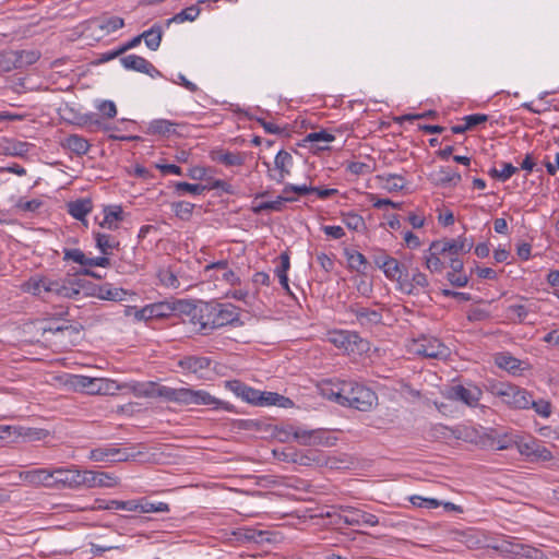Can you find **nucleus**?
Wrapping results in <instances>:
<instances>
[{
  "label": "nucleus",
  "mask_w": 559,
  "mask_h": 559,
  "mask_svg": "<svg viewBox=\"0 0 559 559\" xmlns=\"http://www.w3.org/2000/svg\"><path fill=\"white\" fill-rule=\"evenodd\" d=\"M80 285L71 278H56L35 275L21 285L24 293L32 294L44 300L52 297L73 298L80 294Z\"/></svg>",
  "instance_id": "nucleus-1"
},
{
  "label": "nucleus",
  "mask_w": 559,
  "mask_h": 559,
  "mask_svg": "<svg viewBox=\"0 0 559 559\" xmlns=\"http://www.w3.org/2000/svg\"><path fill=\"white\" fill-rule=\"evenodd\" d=\"M487 390L513 408L528 409L532 404V394L527 390L508 382L492 381Z\"/></svg>",
  "instance_id": "nucleus-2"
},
{
  "label": "nucleus",
  "mask_w": 559,
  "mask_h": 559,
  "mask_svg": "<svg viewBox=\"0 0 559 559\" xmlns=\"http://www.w3.org/2000/svg\"><path fill=\"white\" fill-rule=\"evenodd\" d=\"M406 350L409 355L444 360L450 355V349L439 338L430 335H420L412 338L406 344Z\"/></svg>",
  "instance_id": "nucleus-3"
},
{
  "label": "nucleus",
  "mask_w": 559,
  "mask_h": 559,
  "mask_svg": "<svg viewBox=\"0 0 559 559\" xmlns=\"http://www.w3.org/2000/svg\"><path fill=\"white\" fill-rule=\"evenodd\" d=\"M377 401L378 396L371 389L354 381H347L341 405L368 412L377 404Z\"/></svg>",
  "instance_id": "nucleus-4"
},
{
  "label": "nucleus",
  "mask_w": 559,
  "mask_h": 559,
  "mask_svg": "<svg viewBox=\"0 0 559 559\" xmlns=\"http://www.w3.org/2000/svg\"><path fill=\"white\" fill-rule=\"evenodd\" d=\"M326 340L348 355H361L369 350V342L361 338L357 332L334 330L328 332Z\"/></svg>",
  "instance_id": "nucleus-5"
},
{
  "label": "nucleus",
  "mask_w": 559,
  "mask_h": 559,
  "mask_svg": "<svg viewBox=\"0 0 559 559\" xmlns=\"http://www.w3.org/2000/svg\"><path fill=\"white\" fill-rule=\"evenodd\" d=\"M168 396L171 397L173 403L179 405H206L213 408H218L222 402L215 396L211 395L205 390H194L192 388H173Z\"/></svg>",
  "instance_id": "nucleus-6"
},
{
  "label": "nucleus",
  "mask_w": 559,
  "mask_h": 559,
  "mask_svg": "<svg viewBox=\"0 0 559 559\" xmlns=\"http://www.w3.org/2000/svg\"><path fill=\"white\" fill-rule=\"evenodd\" d=\"M82 472L83 471L79 469L75 465L69 467H53L55 489H81Z\"/></svg>",
  "instance_id": "nucleus-7"
},
{
  "label": "nucleus",
  "mask_w": 559,
  "mask_h": 559,
  "mask_svg": "<svg viewBox=\"0 0 559 559\" xmlns=\"http://www.w3.org/2000/svg\"><path fill=\"white\" fill-rule=\"evenodd\" d=\"M338 519L350 526H376L379 524V520L374 514L349 506L340 507Z\"/></svg>",
  "instance_id": "nucleus-8"
},
{
  "label": "nucleus",
  "mask_w": 559,
  "mask_h": 559,
  "mask_svg": "<svg viewBox=\"0 0 559 559\" xmlns=\"http://www.w3.org/2000/svg\"><path fill=\"white\" fill-rule=\"evenodd\" d=\"M211 310L212 320L205 322L211 330L231 324L239 319L238 309L231 304L211 305Z\"/></svg>",
  "instance_id": "nucleus-9"
},
{
  "label": "nucleus",
  "mask_w": 559,
  "mask_h": 559,
  "mask_svg": "<svg viewBox=\"0 0 559 559\" xmlns=\"http://www.w3.org/2000/svg\"><path fill=\"white\" fill-rule=\"evenodd\" d=\"M483 395V391L475 384H455L448 389L447 397L462 402L468 406H476Z\"/></svg>",
  "instance_id": "nucleus-10"
},
{
  "label": "nucleus",
  "mask_w": 559,
  "mask_h": 559,
  "mask_svg": "<svg viewBox=\"0 0 559 559\" xmlns=\"http://www.w3.org/2000/svg\"><path fill=\"white\" fill-rule=\"evenodd\" d=\"M118 484L119 479L114 474L90 469L82 472V488H114Z\"/></svg>",
  "instance_id": "nucleus-11"
},
{
  "label": "nucleus",
  "mask_w": 559,
  "mask_h": 559,
  "mask_svg": "<svg viewBox=\"0 0 559 559\" xmlns=\"http://www.w3.org/2000/svg\"><path fill=\"white\" fill-rule=\"evenodd\" d=\"M133 455L124 449L114 445H104L92 449L88 459L94 462H124Z\"/></svg>",
  "instance_id": "nucleus-12"
},
{
  "label": "nucleus",
  "mask_w": 559,
  "mask_h": 559,
  "mask_svg": "<svg viewBox=\"0 0 559 559\" xmlns=\"http://www.w3.org/2000/svg\"><path fill=\"white\" fill-rule=\"evenodd\" d=\"M294 158L287 151L281 150L274 159V167L269 168V178L277 183H283L290 175Z\"/></svg>",
  "instance_id": "nucleus-13"
},
{
  "label": "nucleus",
  "mask_w": 559,
  "mask_h": 559,
  "mask_svg": "<svg viewBox=\"0 0 559 559\" xmlns=\"http://www.w3.org/2000/svg\"><path fill=\"white\" fill-rule=\"evenodd\" d=\"M211 359L205 356H183L177 365L183 371L194 374L197 378L202 379L210 370Z\"/></svg>",
  "instance_id": "nucleus-14"
},
{
  "label": "nucleus",
  "mask_w": 559,
  "mask_h": 559,
  "mask_svg": "<svg viewBox=\"0 0 559 559\" xmlns=\"http://www.w3.org/2000/svg\"><path fill=\"white\" fill-rule=\"evenodd\" d=\"M297 433V442L301 445L312 447V445H333L335 439L329 435L328 431L323 429H306L302 427V430Z\"/></svg>",
  "instance_id": "nucleus-15"
},
{
  "label": "nucleus",
  "mask_w": 559,
  "mask_h": 559,
  "mask_svg": "<svg viewBox=\"0 0 559 559\" xmlns=\"http://www.w3.org/2000/svg\"><path fill=\"white\" fill-rule=\"evenodd\" d=\"M204 273L207 274L209 277H214L217 281H225L231 286H236L240 283V278L228 267V262L226 260H221L205 265Z\"/></svg>",
  "instance_id": "nucleus-16"
},
{
  "label": "nucleus",
  "mask_w": 559,
  "mask_h": 559,
  "mask_svg": "<svg viewBox=\"0 0 559 559\" xmlns=\"http://www.w3.org/2000/svg\"><path fill=\"white\" fill-rule=\"evenodd\" d=\"M121 64L127 70L145 73L151 78L160 76V72L145 58L138 55H128L120 59Z\"/></svg>",
  "instance_id": "nucleus-17"
},
{
  "label": "nucleus",
  "mask_w": 559,
  "mask_h": 559,
  "mask_svg": "<svg viewBox=\"0 0 559 559\" xmlns=\"http://www.w3.org/2000/svg\"><path fill=\"white\" fill-rule=\"evenodd\" d=\"M23 479L35 487L55 489L53 468H35L22 474Z\"/></svg>",
  "instance_id": "nucleus-18"
},
{
  "label": "nucleus",
  "mask_w": 559,
  "mask_h": 559,
  "mask_svg": "<svg viewBox=\"0 0 559 559\" xmlns=\"http://www.w3.org/2000/svg\"><path fill=\"white\" fill-rule=\"evenodd\" d=\"M436 241L437 245L435 246V249L438 251H443L444 254L455 257H457L460 253L468 252L473 247V242L468 241L465 237H457L455 239H441Z\"/></svg>",
  "instance_id": "nucleus-19"
},
{
  "label": "nucleus",
  "mask_w": 559,
  "mask_h": 559,
  "mask_svg": "<svg viewBox=\"0 0 559 559\" xmlns=\"http://www.w3.org/2000/svg\"><path fill=\"white\" fill-rule=\"evenodd\" d=\"M524 302L512 304L508 306V319L512 322L523 323L527 321L530 314L536 313L537 306L535 302L530 301L527 299L521 298Z\"/></svg>",
  "instance_id": "nucleus-20"
},
{
  "label": "nucleus",
  "mask_w": 559,
  "mask_h": 559,
  "mask_svg": "<svg viewBox=\"0 0 559 559\" xmlns=\"http://www.w3.org/2000/svg\"><path fill=\"white\" fill-rule=\"evenodd\" d=\"M347 381L343 380H324L319 384L320 394L331 401L341 405L344 400L345 384Z\"/></svg>",
  "instance_id": "nucleus-21"
},
{
  "label": "nucleus",
  "mask_w": 559,
  "mask_h": 559,
  "mask_svg": "<svg viewBox=\"0 0 559 559\" xmlns=\"http://www.w3.org/2000/svg\"><path fill=\"white\" fill-rule=\"evenodd\" d=\"M60 144L64 150L70 151L78 156L87 154L91 148L90 142L79 134L67 135L61 140Z\"/></svg>",
  "instance_id": "nucleus-22"
},
{
  "label": "nucleus",
  "mask_w": 559,
  "mask_h": 559,
  "mask_svg": "<svg viewBox=\"0 0 559 559\" xmlns=\"http://www.w3.org/2000/svg\"><path fill=\"white\" fill-rule=\"evenodd\" d=\"M173 392V388L167 385L157 384L155 382H147L145 384L140 385L136 390V394L139 396L144 397H162L167 402H171V397L168 396Z\"/></svg>",
  "instance_id": "nucleus-23"
},
{
  "label": "nucleus",
  "mask_w": 559,
  "mask_h": 559,
  "mask_svg": "<svg viewBox=\"0 0 559 559\" xmlns=\"http://www.w3.org/2000/svg\"><path fill=\"white\" fill-rule=\"evenodd\" d=\"M189 314L191 316V322L194 325L199 324L200 331H205L210 329V325L205 324V322L212 320L211 304H201L200 306H192L189 310Z\"/></svg>",
  "instance_id": "nucleus-24"
},
{
  "label": "nucleus",
  "mask_w": 559,
  "mask_h": 559,
  "mask_svg": "<svg viewBox=\"0 0 559 559\" xmlns=\"http://www.w3.org/2000/svg\"><path fill=\"white\" fill-rule=\"evenodd\" d=\"M335 136L326 130L310 132L306 135L305 142L310 145L312 150L323 151L329 150V144L334 141Z\"/></svg>",
  "instance_id": "nucleus-25"
},
{
  "label": "nucleus",
  "mask_w": 559,
  "mask_h": 559,
  "mask_svg": "<svg viewBox=\"0 0 559 559\" xmlns=\"http://www.w3.org/2000/svg\"><path fill=\"white\" fill-rule=\"evenodd\" d=\"M495 549L514 555H521L526 558H536V556L540 554V551L534 547L509 540H503L500 545L496 546Z\"/></svg>",
  "instance_id": "nucleus-26"
},
{
  "label": "nucleus",
  "mask_w": 559,
  "mask_h": 559,
  "mask_svg": "<svg viewBox=\"0 0 559 559\" xmlns=\"http://www.w3.org/2000/svg\"><path fill=\"white\" fill-rule=\"evenodd\" d=\"M78 384L86 390L88 394H106L110 383L106 379L80 377Z\"/></svg>",
  "instance_id": "nucleus-27"
},
{
  "label": "nucleus",
  "mask_w": 559,
  "mask_h": 559,
  "mask_svg": "<svg viewBox=\"0 0 559 559\" xmlns=\"http://www.w3.org/2000/svg\"><path fill=\"white\" fill-rule=\"evenodd\" d=\"M357 322L365 328H371L381 323L382 316L379 311L369 308H355L352 309Z\"/></svg>",
  "instance_id": "nucleus-28"
},
{
  "label": "nucleus",
  "mask_w": 559,
  "mask_h": 559,
  "mask_svg": "<svg viewBox=\"0 0 559 559\" xmlns=\"http://www.w3.org/2000/svg\"><path fill=\"white\" fill-rule=\"evenodd\" d=\"M230 389L236 393L237 396L243 401L258 405L261 397V391L250 388L239 381L230 382Z\"/></svg>",
  "instance_id": "nucleus-29"
},
{
  "label": "nucleus",
  "mask_w": 559,
  "mask_h": 559,
  "mask_svg": "<svg viewBox=\"0 0 559 559\" xmlns=\"http://www.w3.org/2000/svg\"><path fill=\"white\" fill-rule=\"evenodd\" d=\"M94 239L96 242V248L104 254L109 255L112 253L114 249H117L119 247V241L116 239V237L100 233V231H94Z\"/></svg>",
  "instance_id": "nucleus-30"
},
{
  "label": "nucleus",
  "mask_w": 559,
  "mask_h": 559,
  "mask_svg": "<svg viewBox=\"0 0 559 559\" xmlns=\"http://www.w3.org/2000/svg\"><path fill=\"white\" fill-rule=\"evenodd\" d=\"M122 210L120 206H109L104 210V218L99 222V226L110 230H116L122 221Z\"/></svg>",
  "instance_id": "nucleus-31"
},
{
  "label": "nucleus",
  "mask_w": 559,
  "mask_h": 559,
  "mask_svg": "<svg viewBox=\"0 0 559 559\" xmlns=\"http://www.w3.org/2000/svg\"><path fill=\"white\" fill-rule=\"evenodd\" d=\"M377 179L381 183L382 188L389 192L401 191L406 183L405 178L397 174L379 175L377 176Z\"/></svg>",
  "instance_id": "nucleus-32"
},
{
  "label": "nucleus",
  "mask_w": 559,
  "mask_h": 559,
  "mask_svg": "<svg viewBox=\"0 0 559 559\" xmlns=\"http://www.w3.org/2000/svg\"><path fill=\"white\" fill-rule=\"evenodd\" d=\"M32 147H33V144H31L28 142L13 140V139L4 140V142L2 144V150H3L4 154L10 155V156H17V157L25 156L31 151Z\"/></svg>",
  "instance_id": "nucleus-33"
},
{
  "label": "nucleus",
  "mask_w": 559,
  "mask_h": 559,
  "mask_svg": "<svg viewBox=\"0 0 559 559\" xmlns=\"http://www.w3.org/2000/svg\"><path fill=\"white\" fill-rule=\"evenodd\" d=\"M344 255L350 270L361 274L366 273L368 269V261L362 253L356 250L345 249Z\"/></svg>",
  "instance_id": "nucleus-34"
},
{
  "label": "nucleus",
  "mask_w": 559,
  "mask_h": 559,
  "mask_svg": "<svg viewBox=\"0 0 559 559\" xmlns=\"http://www.w3.org/2000/svg\"><path fill=\"white\" fill-rule=\"evenodd\" d=\"M437 241H432L429 246V249L426 251L424 259L425 265L430 272L440 273L443 270V262L441 261V254H444L443 251H438L435 249Z\"/></svg>",
  "instance_id": "nucleus-35"
},
{
  "label": "nucleus",
  "mask_w": 559,
  "mask_h": 559,
  "mask_svg": "<svg viewBox=\"0 0 559 559\" xmlns=\"http://www.w3.org/2000/svg\"><path fill=\"white\" fill-rule=\"evenodd\" d=\"M212 159L225 166H241L245 163L243 154L223 150L213 152Z\"/></svg>",
  "instance_id": "nucleus-36"
},
{
  "label": "nucleus",
  "mask_w": 559,
  "mask_h": 559,
  "mask_svg": "<svg viewBox=\"0 0 559 559\" xmlns=\"http://www.w3.org/2000/svg\"><path fill=\"white\" fill-rule=\"evenodd\" d=\"M495 362L499 368L507 370L513 374L522 370L523 365L522 360L511 356L509 353L497 354L495 357Z\"/></svg>",
  "instance_id": "nucleus-37"
},
{
  "label": "nucleus",
  "mask_w": 559,
  "mask_h": 559,
  "mask_svg": "<svg viewBox=\"0 0 559 559\" xmlns=\"http://www.w3.org/2000/svg\"><path fill=\"white\" fill-rule=\"evenodd\" d=\"M260 406H280V407H290L293 406V401L286 396H283L275 392H261V397L259 400Z\"/></svg>",
  "instance_id": "nucleus-38"
},
{
  "label": "nucleus",
  "mask_w": 559,
  "mask_h": 559,
  "mask_svg": "<svg viewBox=\"0 0 559 559\" xmlns=\"http://www.w3.org/2000/svg\"><path fill=\"white\" fill-rule=\"evenodd\" d=\"M69 213L76 219L82 221L92 211L90 199H79L68 204Z\"/></svg>",
  "instance_id": "nucleus-39"
},
{
  "label": "nucleus",
  "mask_w": 559,
  "mask_h": 559,
  "mask_svg": "<svg viewBox=\"0 0 559 559\" xmlns=\"http://www.w3.org/2000/svg\"><path fill=\"white\" fill-rule=\"evenodd\" d=\"M297 200L296 197H288L286 193L282 192V194L274 201H266L260 203L255 209V213H260L263 211H276L280 212L283 210L285 202H293Z\"/></svg>",
  "instance_id": "nucleus-40"
},
{
  "label": "nucleus",
  "mask_w": 559,
  "mask_h": 559,
  "mask_svg": "<svg viewBox=\"0 0 559 559\" xmlns=\"http://www.w3.org/2000/svg\"><path fill=\"white\" fill-rule=\"evenodd\" d=\"M142 39L148 49L155 51L160 46L163 31L159 25H154L150 29L142 33Z\"/></svg>",
  "instance_id": "nucleus-41"
},
{
  "label": "nucleus",
  "mask_w": 559,
  "mask_h": 559,
  "mask_svg": "<svg viewBox=\"0 0 559 559\" xmlns=\"http://www.w3.org/2000/svg\"><path fill=\"white\" fill-rule=\"evenodd\" d=\"M435 180L439 185L456 186L461 181V175L450 168H440L433 173Z\"/></svg>",
  "instance_id": "nucleus-42"
},
{
  "label": "nucleus",
  "mask_w": 559,
  "mask_h": 559,
  "mask_svg": "<svg viewBox=\"0 0 559 559\" xmlns=\"http://www.w3.org/2000/svg\"><path fill=\"white\" fill-rule=\"evenodd\" d=\"M175 123L167 119H155L148 123L147 133L153 135H166L174 132Z\"/></svg>",
  "instance_id": "nucleus-43"
},
{
  "label": "nucleus",
  "mask_w": 559,
  "mask_h": 559,
  "mask_svg": "<svg viewBox=\"0 0 559 559\" xmlns=\"http://www.w3.org/2000/svg\"><path fill=\"white\" fill-rule=\"evenodd\" d=\"M96 26L105 34H110L122 28L124 21L119 16L103 17L96 21Z\"/></svg>",
  "instance_id": "nucleus-44"
},
{
  "label": "nucleus",
  "mask_w": 559,
  "mask_h": 559,
  "mask_svg": "<svg viewBox=\"0 0 559 559\" xmlns=\"http://www.w3.org/2000/svg\"><path fill=\"white\" fill-rule=\"evenodd\" d=\"M16 69L34 64L40 57L36 50H14Z\"/></svg>",
  "instance_id": "nucleus-45"
},
{
  "label": "nucleus",
  "mask_w": 559,
  "mask_h": 559,
  "mask_svg": "<svg viewBox=\"0 0 559 559\" xmlns=\"http://www.w3.org/2000/svg\"><path fill=\"white\" fill-rule=\"evenodd\" d=\"M382 271L384 275L392 281H400L403 275V266L394 258H391V260H386V262H383Z\"/></svg>",
  "instance_id": "nucleus-46"
},
{
  "label": "nucleus",
  "mask_w": 559,
  "mask_h": 559,
  "mask_svg": "<svg viewBox=\"0 0 559 559\" xmlns=\"http://www.w3.org/2000/svg\"><path fill=\"white\" fill-rule=\"evenodd\" d=\"M199 14L200 9L197 5H191L175 14L171 19H168L167 25H170L171 23H183L187 21L192 22L199 16Z\"/></svg>",
  "instance_id": "nucleus-47"
},
{
  "label": "nucleus",
  "mask_w": 559,
  "mask_h": 559,
  "mask_svg": "<svg viewBox=\"0 0 559 559\" xmlns=\"http://www.w3.org/2000/svg\"><path fill=\"white\" fill-rule=\"evenodd\" d=\"M521 453L526 455H534L542 461H549L552 459V454L547 448L535 443H533V445L524 444L521 448Z\"/></svg>",
  "instance_id": "nucleus-48"
},
{
  "label": "nucleus",
  "mask_w": 559,
  "mask_h": 559,
  "mask_svg": "<svg viewBox=\"0 0 559 559\" xmlns=\"http://www.w3.org/2000/svg\"><path fill=\"white\" fill-rule=\"evenodd\" d=\"M49 432L45 429L19 427V439L24 441H39L45 439Z\"/></svg>",
  "instance_id": "nucleus-49"
},
{
  "label": "nucleus",
  "mask_w": 559,
  "mask_h": 559,
  "mask_svg": "<svg viewBox=\"0 0 559 559\" xmlns=\"http://www.w3.org/2000/svg\"><path fill=\"white\" fill-rule=\"evenodd\" d=\"M301 430L302 427L286 424L277 428L276 436L282 442H288L290 440L297 441L296 432H300Z\"/></svg>",
  "instance_id": "nucleus-50"
},
{
  "label": "nucleus",
  "mask_w": 559,
  "mask_h": 559,
  "mask_svg": "<svg viewBox=\"0 0 559 559\" xmlns=\"http://www.w3.org/2000/svg\"><path fill=\"white\" fill-rule=\"evenodd\" d=\"M171 209L177 217L188 221L192 216L194 204L187 201L174 202Z\"/></svg>",
  "instance_id": "nucleus-51"
},
{
  "label": "nucleus",
  "mask_w": 559,
  "mask_h": 559,
  "mask_svg": "<svg viewBox=\"0 0 559 559\" xmlns=\"http://www.w3.org/2000/svg\"><path fill=\"white\" fill-rule=\"evenodd\" d=\"M14 50L0 51V74L16 69Z\"/></svg>",
  "instance_id": "nucleus-52"
},
{
  "label": "nucleus",
  "mask_w": 559,
  "mask_h": 559,
  "mask_svg": "<svg viewBox=\"0 0 559 559\" xmlns=\"http://www.w3.org/2000/svg\"><path fill=\"white\" fill-rule=\"evenodd\" d=\"M169 511V506L165 502H151L141 498V513H165Z\"/></svg>",
  "instance_id": "nucleus-53"
},
{
  "label": "nucleus",
  "mask_w": 559,
  "mask_h": 559,
  "mask_svg": "<svg viewBox=\"0 0 559 559\" xmlns=\"http://www.w3.org/2000/svg\"><path fill=\"white\" fill-rule=\"evenodd\" d=\"M500 165L501 169L493 168L490 170V175L501 181H507L518 171V167L510 163H501Z\"/></svg>",
  "instance_id": "nucleus-54"
},
{
  "label": "nucleus",
  "mask_w": 559,
  "mask_h": 559,
  "mask_svg": "<svg viewBox=\"0 0 559 559\" xmlns=\"http://www.w3.org/2000/svg\"><path fill=\"white\" fill-rule=\"evenodd\" d=\"M343 223L346 225L347 228L352 230H362L365 228V221L364 218L354 213L348 212L343 214Z\"/></svg>",
  "instance_id": "nucleus-55"
},
{
  "label": "nucleus",
  "mask_w": 559,
  "mask_h": 559,
  "mask_svg": "<svg viewBox=\"0 0 559 559\" xmlns=\"http://www.w3.org/2000/svg\"><path fill=\"white\" fill-rule=\"evenodd\" d=\"M19 441V427L0 425V443H13Z\"/></svg>",
  "instance_id": "nucleus-56"
},
{
  "label": "nucleus",
  "mask_w": 559,
  "mask_h": 559,
  "mask_svg": "<svg viewBox=\"0 0 559 559\" xmlns=\"http://www.w3.org/2000/svg\"><path fill=\"white\" fill-rule=\"evenodd\" d=\"M100 298L106 300L121 301L124 299L127 292L121 288L104 286L100 288Z\"/></svg>",
  "instance_id": "nucleus-57"
},
{
  "label": "nucleus",
  "mask_w": 559,
  "mask_h": 559,
  "mask_svg": "<svg viewBox=\"0 0 559 559\" xmlns=\"http://www.w3.org/2000/svg\"><path fill=\"white\" fill-rule=\"evenodd\" d=\"M111 506H115L116 510H126L141 513V499H133L128 501L111 500Z\"/></svg>",
  "instance_id": "nucleus-58"
},
{
  "label": "nucleus",
  "mask_w": 559,
  "mask_h": 559,
  "mask_svg": "<svg viewBox=\"0 0 559 559\" xmlns=\"http://www.w3.org/2000/svg\"><path fill=\"white\" fill-rule=\"evenodd\" d=\"M87 259L88 258L80 249H64L63 250V260H66V261L71 260L80 265L86 266Z\"/></svg>",
  "instance_id": "nucleus-59"
},
{
  "label": "nucleus",
  "mask_w": 559,
  "mask_h": 559,
  "mask_svg": "<svg viewBox=\"0 0 559 559\" xmlns=\"http://www.w3.org/2000/svg\"><path fill=\"white\" fill-rule=\"evenodd\" d=\"M530 408H533L537 415L544 418H548L551 414V404L546 400L534 401L532 399V404H530Z\"/></svg>",
  "instance_id": "nucleus-60"
},
{
  "label": "nucleus",
  "mask_w": 559,
  "mask_h": 559,
  "mask_svg": "<svg viewBox=\"0 0 559 559\" xmlns=\"http://www.w3.org/2000/svg\"><path fill=\"white\" fill-rule=\"evenodd\" d=\"M175 189L178 193L202 194L206 187L188 182H177Z\"/></svg>",
  "instance_id": "nucleus-61"
},
{
  "label": "nucleus",
  "mask_w": 559,
  "mask_h": 559,
  "mask_svg": "<svg viewBox=\"0 0 559 559\" xmlns=\"http://www.w3.org/2000/svg\"><path fill=\"white\" fill-rule=\"evenodd\" d=\"M41 206V201L37 199L25 200L23 198L19 199L15 207L23 212H36Z\"/></svg>",
  "instance_id": "nucleus-62"
},
{
  "label": "nucleus",
  "mask_w": 559,
  "mask_h": 559,
  "mask_svg": "<svg viewBox=\"0 0 559 559\" xmlns=\"http://www.w3.org/2000/svg\"><path fill=\"white\" fill-rule=\"evenodd\" d=\"M158 276L162 284L167 287L178 288L180 285L177 276L169 270L159 271Z\"/></svg>",
  "instance_id": "nucleus-63"
},
{
  "label": "nucleus",
  "mask_w": 559,
  "mask_h": 559,
  "mask_svg": "<svg viewBox=\"0 0 559 559\" xmlns=\"http://www.w3.org/2000/svg\"><path fill=\"white\" fill-rule=\"evenodd\" d=\"M411 281H412V285H414V287L417 289L418 293H420L421 290H425L429 285V281H428V277L426 276V274H424L419 271H416L413 274Z\"/></svg>",
  "instance_id": "nucleus-64"
}]
</instances>
